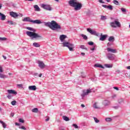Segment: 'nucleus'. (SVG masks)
<instances>
[{"label":"nucleus","mask_w":130,"mask_h":130,"mask_svg":"<svg viewBox=\"0 0 130 130\" xmlns=\"http://www.w3.org/2000/svg\"><path fill=\"white\" fill-rule=\"evenodd\" d=\"M41 7L43 8L44 10L46 11H51L52 10V8L50 7V5L47 4H42Z\"/></svg>","instance_id":"6e6552de"},{"label":"nucleus","mask_w":130,"mask_h":130,"mask_svg":"<svg viewBox=\"0 0 130 130\" xmlns=\"http://www.w3.org/2000/svg\"><path fill=\"white\" fill-rule=\"evenodd\" d=\"M113 88L116 90L117 91H118V90H119V89H118V87H114Z\"/></svg>","instance_id":"3c124183"},{"label":"nucleus","mask_w":130,"mask_h":130,"mask_svg":"<svg viewBox=\"0 0 130 130\" xmlns=\"http://www.w3.org/2000/svg\"><path fill=\"white\" fill-rule=\"evenodd\" d=\"M107 50L108 52H111V53H116L117 52V51L115 49H112L111 48L108 47L107 48Z\"/></svg>","instance_id":"9b49d317"},{"label":"nucleus","mask_w":130,"mask_h":130,"mask_svg":"<svg viewBox=\"0 0 130 130\" xmlns=\"http://www.w3.org/2000/svg\"><path fill=\"white\" fill-rule=\"evenodd\" d=\"M62 118L65 121H69L70 118L68 117L67 116H63Z\"/></svg>","instance_id":"c756f323"},{"label":"nucleus","mask_w":130,"mask_h":130,"mask_svg":"<svg viewBox=\"0 0 130 130\" xmlns=\"http://www.w3.org/2000/svg\"><path fill=\"white\" fill-rule=\"evenodd\" d=\"M90 50H91L92 51H94V50H95V47H94L92 48H91V49H90Z\"/></svg>","instance_id":"5fc2aeb1"},{"label":"nucleus","mask_w":130,"mask_h":130,"mask_svg":"<svg viewBox=\"0 0 130 130\" xmlns=\"http://www.w3.org/2000/svg\"><path fill=\"white\" fill-rule=\"evenodd\" d=\"M32 112H34L35 113H37L38 112V108H35L31 110Z\"/></svg>","instance_id":"2f4dec72"},{"label":"nucleus","mask_w":130,"mask_h":130,"mask_svg":"<svg viewBox=\"0 0 130 130\" xmlns=\"http://www.w3.org/2000/svg\"><path fill=\"white\" fill-rule=\"evenodd\" d=\"M0 19L2 20V21H5V20H6V15L2 13H0Z\"/></svg>","instance_id":"412c9836"},{"label":"nucleus","mask_w":130,"mask_h":130,"mask_svg":"<svg viewBox=\"0 0 130 130\" xmlns=\"http://www.w3.org/2000/svg\"><path fill=\"white\" fill-rule=\"evenodd\" d=\"M119 106H115V107H114V108H115V109H118V108H119Z\"/></svg>","instance_id":"6e6d98bb"},{"label":"nucleus","mask_w":130,"mask_h":130,"mask_svg":"<svg viewBox=\"0 0 130 130\" xmlns=\"http://www.w3.org/2000/svg\"><path fill=\"white\" fill-rule=\"evenodd\" d=\"M113 43L111 42H109L107 43V46L108 47H110V46H111V45H112L113 44Z\"/></svg>","instance_id":"e433bc0d"},{"label":"nucleus","mask_w":130,"mask_h":130,"mask_svg":"<svg viewBox=\"0 0 130 130\" xmlns=\"http://www.w3.org/2000/svg\"><path fill=\"white\" fill-rule=\"evenodd\" d=\"M2 7H3V5L0 4V10L2 9Z\"/></svg>","instance_id":"338daca9"},{"label":"nucleus","mask_w":130,"mask_h":130,"mask_svg":"<svg viewBox=\"0 0 130 130\" xmlns=\"http://www.w3.org/2000/svg\"><path fill=\"white\" fill-rule=\"evenodd\" d=\"M102 7H103V8H105V9L109 10L110 11H112L113 10V7L111 5H102Z\"/></svg>","instance_id":"4468645a"},{"label":"nucleus","mask_w":130,"mask_h":130,"mask_svg":"<svg viewBox=\"0 0 130 130\" xmlns=\"http://www.w3.org/2000/svg\"><path fill=\"white\" fill-rule=\"evenodd\" d=\"M104 66L105 68H107L108 69H111L113 67V65L112 63H109V64H105Z\"/></svg>","instance_id":"5701e85b"},{"label":"nucleus","mask_w":130,"mask_h":130,"mask_svg":"<svg viewBox=\"0 0 130 130\" xmlns=\"http://www.w3.org/2000/svg\"><path fill=\"white\" fill-rule=\"evenodd\" d=\"M126 69H127V70H130V66L127 67H126Z\"/></svg>","instance_id":"69168bd1"},{"label":"nucleus","mask_w":130,"mask_h":130,"mask_svg":"<svg viewBox=\"0 0 130 130\" xmlns=\"http://www.w3.org/2000/svg\"><path fill=\"white\" fill-rule=\"evenodd\" d=\"M87 31L89 32V33H90L91 35H94L95 36H97L98 37H99V35H100L99 32H97V31L93 30L91 28H87Z\"/></svg>","instance_id":"0eeeda50"},{"label":"nucleus","mask_w":130,"mask_h":130,"mask_svg":"<svg viewBox=\"0 0 130 130\" xmlns=\"http://www.w3.org/2000/svg\"><path fill=\"white\" fill-rule=\"evenodd\" d=\"M116 94H113L112 95V98L113 99H114V98H116Z\"/></svg>","instance_id":"de8ad7c7"},{"label":"nucleus","mask_w":130,"mask_h":130,"mask_svg":"<svg viewBox=\"0 0 130 130\" xmlns=\"http://www.w3.org/2000/svg\"><path fill=\"white\" fill-rule=\"evenodd\" d=\"M107 18L105 16L102 15L101 16V20H102L103 21H104V20H106Z\"/></svg>","instance_id":"72a5a7b5"},{"label":"nucleus","mask_w":130,"mask_h":130,"mask_svg":"<svg viewBox=\"0 0 130 130\" xmlns=\"http://www.w3.org/2000/svg\"><path fill=\"white\" fill-rule=\"evenodd\" d=\"M10 115L13 117L14 116V113H11Z\"/></svg>","instance_id":"680f3d73"},{"label":"nucleus","mask_w":130,"mask_h":130,"mask_svg":"<svg viewBox=\"0 0 130 130\" xmlns=\"http://www.w3.org/2000/svg\"><path fill=\"white\" fill-rule=\"evenodd\" d=\"M32 46H34V47H40V44L38 43L35 42L32 44Z\"/></svg>","instance_id":"a878e982"},{"label":"nucleus","mask_w":130,"mask_h":130,"mask_svg":"<svg viewBox=\"0 0 130 130\" xmlns=\"http://www.w3.org/2000/svg\"><path fill=\"white\" fill-rule=\"evenodd\" d=\"M23 22H30L32 23V19L30 18V17H25L23 19H22Z\"/></svg>","instance_id":"6ab92c4d"},{"label":"nucleus","mask_w":130,"mask_h":130,"mask_svg":"<svg viewBox=\"0 0 130 130\" xmlns=\"http://www.w3.org/2000/svg\"><path fill=\"white\" fill-rule=\"evenodd\" d=\"M0 40L1 41H5L7 40V38L0 37Z\"/></svg>","instance_id":"37998d69"},{"label":"nucleus","mask_w":130,"mask_h":130,"mask_svg":"<svg viewBox=\"0 0 130 130\" xmlns=\"http://www.w3.org/2000/svg\"><path fill=\"white\" fill-rule=\"evenodd\" d=\"M115 41V39L114 38V37L113 36H111L108 39V41H109V42H114V41Z\"/></svg>","instance_id":"4be33fe9"},{"label":"nucleus","mask_w":130,"mask_h":130,"mask_svg":"<svg viewBox=\"0 0 130 130\" xmlns=\"http://www.w3.org/2000/svg\"><path fill=\"white\" fill-rule=\"evenodd\" d=\"M107 3H110V0H106Z\"/></svg>","instance_id":"774afa93"},{"label":"nucleus","mask_w":130,"mask_h":130,"mask_svg":"<svg viewBox=\"0 0 130 130\" xmlns=\"http://www.w3.org/2000/svg\"><path fill=\"white\" fill-rule=\"evenodd\" d=\"M80 48H81V49H85V50H88V49L85 47V46L83 45L80 46Z\"/></svg>","instance_id":"c9c22d12"},{"label":"nucleus","mask_w":130,"mask_h":130,"mask_svg":"<svg viewBox=\"0 0 130 130\" xmlns=\"http://www.w3.org/2000/svg\"><path fill=\"white\" fill-rule=\"evenodd\" d=\"M16 103H17V102L16 101H13L11 102L12 105H13V106L16 105Z\"/></svg>","instance_id":"79ce46f5"},{"label":"nucleus","mask_w":130,"mask_h":130,"mask_svg":"<svg viewBox=\"0 0 130 130\" xmlns=\"http://www.w3.org/2000/svg\"><path fill=\"white\" fill-rule=\"evenodd\" d=\"M91 92H92V89H88L87 90H83V93L81 94V96L82 99L86 95H88V94L91 93Z\"/></svg>","instance_id":"423d86ee"},{"label":"nucleus","mask_w":130,"mask_h":130,"mask_svg":"<svg viewBox=\"0 0 130 130\" xmlns=\"http://www.w3.org/2000/svg\"><path fill=\"white\" fill-rule=\"evenodd\" d=\"M19 122H21V123H24L25 122V121L24 120V119L20 118L19 119Z\"/></svg>","instance_id":"4c0bfd02"},{"label":"nucleus","mask_w":130,"mask_h":130,"mask_svg":"<svg viewBox=\"0 0 130 130\" xmlns=\"http://www.w3.org/2000/svg\"><path fill=\"white\" fill-rule=\"evenodd\" d=\"M108 37V35H103V34H101V37L100 38V41H105Z\"/></svg>","instance_id":"1a4fd4ad"},{"label":"nucleus","mask_w":130,"mask_h":130,"mask_svg":"<svg viewBox=\"0 0 130 130\" xmlns=\"http://www.w3.org/2000/svg\"><path fill=\"white\" fill-rule=\"evenodd\" d=\"M112 119L111 118H106V121L108 122H110V121H111Z\"/></svg>","instance_id":"ea45409f"},{"label":"nucleus","mask_w":130,"mask_h":130,"mask_svg":"<svg viewBox=\"0 0 130 130\" xmlns=\"http://www.w3.org/2000/svg\"><path fill=\"white\" fill-rule=\"evenodd\" d=\"M3 56V58H4V59H7V56Z\"/></svg>","instance_id":"e2e57ef3"},{"label":"nucleus","mask_w":130,"mask_h":130,"mask_svg":"<svg viewBox=\"0 0 130 130\" xmlns=\"http://www.w3.org/2000/svg\"><path fill=\"white\" fill-rule=\"evenodd\" d=\"M81 55H83V56H85V53H81Z\"/></svg>","instance_id":"052dcab7"},{"label":"nucleus","mask_w":130,"mask_h":130,"mask_svg":"<svg viewBox=\"0 0 130 130\" xmlns=\"http://www.w3.org/2000/svg\"><path fill=\"white\" fill-rule=\"evenodd\" d=\"M73 126H74V127H75V128H79V126H78L77 124H73Z\"/></svg>","instance_id":"a18cd8bd"},{"label":"nucleus","mask_w":130,"mask_h":130,"mask_svg":"<svg viewBox=\"0 0 130 130\" xmlns=\"http://www.w3.org/2000/svg\"><path fill=\"white\" fill-rule=\"evenodd\" d=\"M7 23L9 24V25H16L17 23H16L15 22H13V21H11V20H8L7 21Z\"/></svg>","instance_id":"bb28decb"},{"label":"nucleus","mask_w":130,"mask_h":130,"mask_svg":"<svg viewBox=\"0 0 130 130\" xmlns=\"http://www.w3.org/2000/svg\"><path fill=\"white\" fill-rule=\"evenodd\" d=\"M67 37V36L64 35H60L59 39L61 42H62V46L63 47H68L70 51H74V48H75V45L69 42L64 41V39H66Z\"/></svg>","instance_id":"7ed1b4c3"},{"label":"nucleus","mask_w":130,"mask_h":130,"mask_svg":"<svg viewBox=\"0 0 130 130\" xmlns=\"http://www.w3.org/2000/svg\"><path fill=\"white\" fill-rule=\"evenodd\" d=\"M17 86H18V87H20V88L22 87H23V85H22V84H18Z\"/></svg>","instance_id":"864d4df0"},{"label":"nucleus","mask_w":130,"mask_h":130,"mask_svg":"<svg viewBox=\"0 0 130 130\" xmlns=\"http://www.w3.org/2000/svg\"><path fill=\"white\" fill-rule=\"evenodd\" d=\"M123 101H124V100L123 99L120 98L118 100V102L119 104H121V103H123Z\"/></svg>","instance_id":"7c9ffc66"},{"label":"nucleus","mask_w":130,"mask_h":130,"mask_svg":"<svg viewBox=\"0 0 130 130\" xmlns=\"http://www.w3.org/2000/svg\"><path fill=\"white\" fill-rule=\"evenodd\" d=\"M34 8L35 9V11H37V12H40V8L38 5H35Z\"/></svg>","instance_id":"393cba45"},{"label":"nucleus","mask_w":130,"mask_h":130,"mask_svg":"<svg viewBox=\"0 0 130 130\" xmlns=\"http://www.w3.org/2000/svg\"><path fill=\"white\" fill-rule=\"evenodd\" d=\"M99 2L101 4H104V2H103V0H99Z\"/></svg>","instance_id":"8fccbe9b"},{"label":"nucleus","mask_w":130,"mask_h":130,"mask_svg":"<svg viewBox=\"0 0 130 130\" xmlns=\"http://www.w3.org/2000/svg\"><path fill=\"white\" fill-rule=\"evenodd\" d=\"M31 23H32L33 24H42V22H41L40 20H32Z\"/></svg>","instance_id":"aec40b11"},{"label":"nucleus","mask_w":130,"mask_h":130,"mask_svg":"<svg viewBox=\"0 0 130 130\" xmlns=\"http://www.w3.org/2000/svg\"><path fill=\"white\" fill-rule=\"evenodd\" d=\"M88 44L89 45H94V42H88Z\"/></svg>","instance_id":"49530a36"},{"label":"nucleus","mask_w":130,"mask_h":130,"mask_svg":"<svg viewBox=\"0 0 130 130\" xmlns=\"http://www.w3.org/2000/svg\"><path fill=\"white\" fill-rule=\"evenodd\" d=\"M121 11L122 13H125V12H126V10L123 8H121Z\"/></svg>","instance_id":"c03bdc74"},{"label":"nucleus","mask_w":130,"mask_h":130,"mask_svg":"<svg viewBox=\"0 0 130 130\" xmlns=\"http://www.w3.org/2000/svg\"><path fill=\"white\" fill-rule=\"evenodd\" d=\"M38 63L39 64V68L40 69H44L45 68V64H44V62L42 61H38Z\"/></svg>","instance_id":"9d476101"},{"label":"nucleus","mask_w":130,"mask_h":130,"mask_svg":"<svg viewBox=\"0 0 130 130\" xmlns=\"http://www.w3.org/2000/svg\"><path fill=\"white\" fill-rule=\"evenodd\" d=\"M19 128H20L21 129L27 130V128H26V127H25L24 126H19Z\"/></svg>","instance_id":"58836bf2"},{"label":"nucleus","mask_w":130,"mask_h":130,"mask_svg":"<svg viewBox=\"0 0 130 130\" xmlns=\"http://www.w3.org/2000/svg\"><path fill=\"white\" fill-rule=\"evenodd\" d=\"M81 107H82L83 108H84V107H85V106L84 105V104H82L81 105Z\"/></svg>","instance_id":"0e129e2a"},{"label":"nucleus","mask_w":130,"mask_h":130,"mask_svg":"<svg viewBox=\"0 0 130 130\" xmlns=\"http://www.w3.org/2000/svg\"><path fill=\"white\" fill-rule=\"evenodd\" d=\"M37 89V87H36V86L35 85H31L28 86V89L31 91H35Z\"/></svg>","instance_id":"a211bd4d"},{"label":"nucleus","mask_w":130,"mask_h":130,"mask_svg":"<svg viewBox=\"0 0 130 130\" xmlns=\"http://www.w3.org/2000/svg\"><path fill=\"white\" fill-rule=\"evenodd\" d=\"M80 36H81V37H82V38L83 39H84V40H88V37H87V36H86L84 34H81Z\"/></svg>","instance_id":"c85d7f7f"},{"label":"nucleus","mask_w":130,"mask_h":130,"mask_svg":"<svg viewBox=\"0 0 130 130\" xmlns=\"http://www.w3.org/2000/svg\"><path fill=\"white\" fill-rule=\"evenodd\" d=\"M70 7L74 8V11H80L83 7V4L80 3L77 0H70L68 2Z\"/></svg>","instance_id":"20e7f679"},{"label":"nucleus","mask_w":130,"mask_h":130,"mask_svg":"<svg viewBox=\"0 0 130 130\" xmlns=\"http://www.w3.org/2000/svg\"><path fill=\"white\" fill-rule=\"evenodd\" d=\"M0 123L2 124L4 128H6L7 127V124H6V123H4V121L0 120Z\"/></svg>","instance_id":"cd10ccee"},{"label":"nucleus","mask_w":130,"mask_h":130,"mask_svg":"<svg viewBox=\"0 0 130 130\" xmlns=\"http://www.w3.org/2000/svg\"><path fill=\"white\" fill-rule=\"evenodd\" d=\"M39 78H41V77H42V74H40L39 75Z\"/></svg>","instance_id":"bf43d9fd"},{"label":"nucleus","mask_w":130,"mask_h":130,"mask_svg":"<svg viewBox=\"0 0 130 130\" xmlns=\"http://www.w3.org/2000/svg\"><path fill=\"white\" fill-rule=\"evenodd\" d=\"M3 72H4L3 70V67L0 66V73H3ZM0 78H1V79H6V78H7V76H6V75L0 73Z\"/></svg>","instance_id":"f8f14e48"},{"label":"nucleus","mask_w":130,"mask_h":130,"mask_svg":"<svg viewBox=\"0 0 130 130\" xmlns=\"http://www.w3.org/2000/svg\"><path fill=\"white\" fill-rule=\"evenodd\" d=\"M8 93L9 94H13L14 95H17V91L13 90V89H9L7 90Z\"/></svg>","instance_id":"dca6fc26"},{"label":"nucleus","mask_w":130,"mask_h":130,"mask_svg":"<svg viewBox=\"0 0 130 130\" xmlns=\"http://www.w3.org/2000/svg\"><path fill=\"white\" fill-rule=\"evenodd\" d=\"M107 58H108V59H109V60H114L115 58L114 57V56H113V55L111 54H109V55H107Z\"/></svg>","instance_id":"f3484780"},{"label":"nucleus","mask_w":130,"mask_h":130,"mask_svg":"<svg viewBox=\"0 0 130 130\" xmlns=\"http://www.w3.org/2000/svg\"><path fill=\"white\" fill-rule=\"evenodd\" d=\"M27 30H29V31H26V34L28 36V37H30L31 40H33L34 39H36V40H39V39H42V36L41 35H39V34H37L35 32H36V30L32 27H27L26 28Z\"/></svg>","instance_id":"f03ea898"},{"label":"nucleus","mask_w":130,"mask_h":130,"mask_svg":"<svg viewBox=\"0 0 130 130\" xmlns=\"http://www.w3.org/2000/svg\"><path fill=\"white\" fill-rule=\"evenodd\" d=\"M110 25L112 28H120L121 27V24L117 19H115L114 21L110 22Z\"/></svg>","instance_id":"39448f33"},{"label":"nucleus","mask_w":130,"mask_h":130,"mask_svg":"<svg viewBox=\"0 0 130 130\" xmlns=\"http://www.w3.org/2000/svg\"><path fill=\"white\" fill-rule=\"evenodd\" d=\"M10 16L12 17V18H14L16 19L17 17H18L19 15L16 12H10Z\"/></svg>","instance_id":"2eb2a0df"},{"label":"nucleus","mask_w":130,"mask_h":130,"mask_svg":"<svg viewBox=\"0 0 130 130\" xmlns=\"http://www.w3.org/2000/svg\"><path fill=\"white\" fill-rule=\"evenodd\" d=\"M81 77H82V78H85L86 75L83 74V75H81Z\"/></svg>","instance_id":"13d9d810"},{"label":"nucleus","mask_w":130,"mask_h":130,"mask_svg":"<svg viewBox=\"0 0 130 130\" xmlns=\"http://www.w3.org/2000/svg\"><path fill=\"white\" fill-rule=\"evenodd\" d=\"M93 118H94L95 123H99V122H100V121L99 120H98V119H97V118L94 117Z\"/></svg>","instance_id":"f704fd0d"},{"label":"nucleus","mask_w":130,"mask_h":130,"mask_svg":"<svg viewBox=\"0 0 130 130\" xmlns=\"http://www.w3.org/2000/svg\"><path fill=\"white\" fill-rule=\"evenodd\" d=\"M43 23L46 27H48L50 29H51L53 31H56L57 32H60L61 31V26L57 22L54 20L51 21V22H45Z\"/></svg>","instance_id":"f257e3e1"},{"label":"nucleus","mask_w":130,"mask_h":130,"mask_svg":"<svg viewBox=\"0 0 130 130\" xmlns=\"http://www.w3.org/2000/svg\"><path fill=\"white\" fill-rule=\"evenodd\" d=\"M7 98H8V99H12V95H8L7 96Z\"/></svg>","instance_id":"09e8293b"},{"label":"nucleus","mask_w":130,"mask_h":130,"mask_svg":"<svg viewBox=\"0 0 130 130\" xmlns=\"http://www.w3.org/2000/svg\"><path fill=\"white\" fill-rule=\"evenodd\" d=\"M113 3L114 4V5H116V6H119V3L116 0H114Z\"/></svg>","instance_id":"473e14b6"},{"label":"nucleus","mask_w":130,"mask_h":130,"mask_svg":"<svg viewBox=\"0 0 130 130\" xmlns=\"http://www.w3.org/2000/svg\"><path fill=\"white\" fill-rule=\"evenodd\" d=\"M103 105H104V106H109V105H110V101L105 100L103 101Z\"/></svg>","instance_id":"ddd939ff"},{"label":"nucleus","mask_w":130,"mask_h":130,"mask_svg":"<svg viewBox=\"0 0 130 130\" xmlns=\"http://www.w3.org/2000/svg\"><path fill=\"white\" fill-rule=\"evenodd\" d=\"M93 108H95V109L99 108L97 106V103H95L93 104Z\"/></svg>","instance_id":"a19ab883"},{"label":"nucleus","mask_w":130,"mask_h":130,"mask_svg":"<svg viewBox=\"0 0 130 130\" xmlns=\"http://www.w3.org/2000/svg\"><path fill=\"white\" fill-rule=\"evenodd\" d=\"M15 125H16L19 126L20 123L16 122V123H15Z\"/></svg>","instance_id":"4d7b16f0"},{"label":"nucleus","mask_w":130,"mask_h":130,"mask_svg":"<svg viewBox=\"0 0 130 130\" xmlns=\"http://www.w3.org/2000/svg\"><path fill=\"white\" fill-rule=\"evenodd\" d=\"M49 119H50L49 117H48V118L45 119V121H49Z\"/></svg>","instance_id":"603ef678"},{"label":"nucleus","mask_w":130,"mask_h":130,"mask_svg":"<svg viewBox=\"0 0 130 130\" xmlns=\"http://www.w3.org/2000/svg\"><path fill=\"white\" fill-rule=\"evenodd\" d=\"M94 68H101V69H104V67L100 64L96 63L94 65Z\"/></svg>","instance_id":"b1692460"}]
</instances>
